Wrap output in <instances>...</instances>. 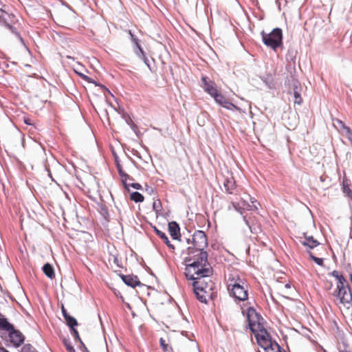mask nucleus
<instances>
[{"mask_svg":"<svg viewBox=\"0 0 352 352\" xmlns=\"http://www.w3.org/2000/svg\"><path fill=\"white\" fill-rule=\"evenodd\" d=\"M0 338L4 342L6 346H11L18 348L25 341V336L3 314H0Z\"/></svg>","mask_w":352,"mask_h":352,"instance_id":"obj_1","label":"nucleus"},{"mask_svg":"<svg viewBox=\"0 0 352 352\" xmlns=\"http://www.w3.org/2000/svg\"><path fill=\"white\" fill-rule=\"evenodd\" d=\"M249 230L251 233H258L261 231V228L256 224L252 223L250 226Z\"/></svg>","mask_w":352,"mask_h":352,"instance_id":"obj_50","label":"nucleus"},{"mask_svg":"<svg viewBox=\"0 0 352 352\" xmlns=\"http://www.w3.org/2000/svg\"><path fill=\"white\" fill-rule=\"evenodd\" d=\"M115 164H116L118 174L121 177V179H129V180H133V178L132 177L129 175L127 173H126L124 171L122 166L120 164V162L115 163Z\"/></svg>","mask_w":352,"mask_h":352,"instance_id":"obj_23","label":"nucleus"},{"mask_svg":"<svg viewBox=\"0 0 352 352\" xmlns=\"http://www.w3.org/2000/svg\"><path fill=\"white\" fill-rule=\"evenodd\" d=\"M130 199L135 203H142L144 200V197L140 192L135 191L130 194Z\"/></svg>","mask_w":352,"mask_h":352,"instance_id":"obj_25","label":"nucleus"},{"mask_svg":"<svg viewBox=\"0 0 352 352\" xmlns=\"http://www.w3.org/2000/svg\"><path fill=\"white\" fill-rule=\"evenodd\" d=\"M168 232L173 240L181 241V232L179 224L175 221H172L168 223Z\"/></svg>","mask_w":352,"mask_h":352,"instance_id":"obj_14","label":"nucleus"},{"mask_svg":"<svg viewBox=\"0 0 352 352\" xmlns=\"http://www.w3.org/2000/svg\"><path fill=\"white\" fill-rule=\"evenodd\" d=\"M73 69L74 72L85 81L88 82L89 81L92 80V78L85 74L83 72L79 71V69L78 67H74Z\"/></svg>","mask_w":352,"mask_h":352,"instance_id":"obj_36","label":"nucleus"},{"mask_svg":"<svg viewBox=\"0 0 352 352\" xmlns=\"http://www.w3.org/2000/svg\"><path fill=\"white\" fill-rule=\"evenodd\" d=\"M64 320L67 326L69 327V329L76 327L78 325L77 320L71 315L65 318Z\"/></svg>","mask_w":352,"mask_h":352,"instance_id":"obj_24","label":"nucleus"},{"mask_svg":"<svg viewBox=\"0 0 352 352\" xmlns=\"http://www.w3.org/2000/svg\"><path fill=\"white\" fill-rule=\"evenodd\" d=\"M74 67H78L79 69V71H82V72L85 71L86 72H88V70L87 69H85V67L79 62H77L76 65L75 66H74Z\"/></svg>","mask_w":352,"mask_h":352,"instance_id":"obj_58","label":"nucleus"},{"mask_svg":"<svg viewBox=\"0 0 352 352\" xmlns=\"http://www.w3.org/2000/svg\"><path fill=\"white\" fill-rule=\"evenodd\" d=\"M192 244L197 246L198 250H205L208 246V237L203 230H197L192 234Z\"/></svg>","mask_w":352,"mask_h":352,"instance_id":"obj_7","label":"nucleus"},{"mask_svg":"<svg viewBox=\"0 0 352 352\" xmlns=\"http://www.w3.org/2000/svg\"><path fill=\"white\" fill-rule=\"evenodd\" d=\"M42 271L45 274V275L50 279H53L55 277L54 267L50 263H45L43 265Z\"/></svg>","mask_w":352,"mask_h":352,"instance_id":"obj_20","label":"nucleus"},{"mask_svg":"<svg viewBox=\"0 0 352 352\" xmlns=\"http://www.w3.org/2000/svg\"><path fill=\"white\" fill-rule=\"evenodd\" d=\"M112 155H113V157L114 158L115 163L120 162V160L119 159V157H118L117 153L115 151L114 149H112Z\"/></svg>","mask_w":352,"mask_h":352,"instance_id":"obj_62","label":"nucleus"},{"mask_svg":"<svg viewBox=\"0 0 352 352\" xmlns=\"http://www.w3.org/2000/svg\"><path fill=\"white\" fill-rule=\"evenodd\" d=\"M232 205L236 211L240 213L241 215H243L244 209L240 206L239 203L232 202Z\"/></svg>","mask_w":352,"mask_h":352,"instance_id":"obj_46","label":"nucleus"},{"mask_svg":"<svg viewBox=\"0 0 352 352\" xmlns=\"http://www.w3.org/2000/svg\"><path fill=\"white\" fill-rule=\"evenodd\" d=\"M340 303L343 305L350 304L352 307V290L347 280L346 283H340Z\"/></svg>","mask_w":352,"mask_h":352,"instance_id":"obj_9","label":"nucleus"},{"mask_svg":"<svg viewBox=\"0 0 352 352\" xmlns=\"http://www.w3.org/2000/svg\"><path fill=\"white\" fill-rule=\"evenodd\" d=\"M73 69L74 72L85 81L88 82L89 81L92 80V78L85 74L83 72L79 71V69L78 67H74Z\"/></svg>","mask_w":352,"mask_h":352,"instance_id":"obj_34","label":"nucleus"},{"mask_svg":"<svg viewBox=\"0 0 352 352\" xmlns=\"http://www.w3.org/2000/svg\"><path fill=\"white\" fill-rule=\"evenodd\" d=\"M261 320H259L256 322V324H257V327H258V330L259 331L258 333H260V334H264V333L266 334L267 333H269V332L267 331V330L263 326V323L261 322Z\"/></svg>","mask_w":352,"mask_h":352,"instance_id":"obj_44","label":"nucleus"},{"mask_svg":"<svg viewBox=\"0 0 352 352\" xmlns=\"http://www.w3.org/2000/svg\"><path fill=\"white\" fill-rule=\"evenodd\" d=\"M333 122L334 125L338 124L342 130H343L344 128L346 127L344 122L338 118L333 119Z\"/></svg>","mask_w":352,"mask_h":352,"instance_id":"obj_51","label":"nucleus"},{"mask_svg":"<svg viewBox=\"0 0 352 352\" xmlns=\"http://www.w3.org/2000/svg\"><path fill=\"white\" fill-rule=\"evenodd\" d=\"M152 228L155 233L164 241L168 248L172 250H175V246L170 243L168 236L165 232L159 230L155 226H153Z\"/></svg>","mask_w":352,"mask_h":352,"instance_id":"obj_17","label":"nucleus"},{"mask_svg":"<svg viewBox=\"0 0 352 352\" xmlns=\"http://www.w3.org/2000/svg\"><path fill=\"white\" fill-rule=\"evenodd\" d=\"M329 275L337 279V283H346V279L342 274H340L337 270H333Z\"/></svg>","mask_w":352,"mask_h":352,"instance_id":"obj_31","label":"nucleus"},{"mask_svg":"<svg viewBox=\"0 0 352 352\" xmlns=\"http://www.w3.org/2000/svg\"><path fill=\"white\" fill-rule=\"evenodd\" d=\"M139 58L144 61V64L147 66V67L149 69V70L152 72L153 69L151 67V61L148 59V58L146 56V54H144V56H140Z\"/></svg>","mask_w":352,"mask_h":352,"instance_id":"obj_47","label":"nucleus"},{"mask_svg":"<svg viewBox=\"0 0 352 352\" xmlns=\"http://www.w3.org/2000/svg\"><path fill=\"white\" fill-rule=\"evenodd\" d=\"M193 292H194L197 299L199 302L204 303V304L208 303V300H207L204 294H201V292H200L199 290H193Z\"/></svg>","mask_w":352,"mask_h":352,"instance_id":"obj_37","label":"nucleus"},{"mask_svg":"<svg viewBox=\"0 0 352 352\" xmlns=\"http://www.w3.org/2000/svg\"><path fill=\"white\" fill-rule=\"evenodd\" d=\"M230 295L232 296L235 300H238L239 301H245L248 300V289L245 288L244 283L239 278H238L232 285Z\"/></svg>","mask_w":352,"mask_h":352,"instance_id":"obj_5","label":"nucleus"},{"mask_svg":"<svg viewBox=\"0 0 352 352\" xmlns=\"http://www.w3.org/2000/svg\"><path fill=\"white\" fill-rule=\"evenodd\" d=\"M250 201L252 205L246 204L245 201H243L244 204L247 205V210H252V207H254L255 210H258L257 205H259V203L257 201V200L255 199L254 198H250Z\"/></svg>","mask_w":352,"mask_h":352,"instance_id":"obj_42","label":"nucleus"},{"mask_svg":"<svg viewBox=\"0 0 352 352\" xmlns=\"http://www.w3.org/2000/svg\"><path fill=\"white\" fill-rule=\"evenodd\" d=\"M113 263H115V264H116L118 267L122 268L123 267H122V264L120 263V261H119V259H118V256H116V255H113Z\"/></svg>","mask_w":352,"mask_h":352,"instance_id":"obj_60","label":"nucleus"},{"mask_svg":"<svg viewBox=\"0 0 352 352\" xmlns=\"http://www.w3.org/2000/svg\"><path fill=\"white\" fill-rule=\"evenodd\" d=\"M197 246L192 245V246H189L186 249V253L189 256H193L196 254V253L199 252V250L197 249Z\"/></svg>","mask_w":352,"mask_h":352,"instance_id":"obj_43","label":"nucleus"},{"mask_svg":"<svg viewBox=\"0 0 352 352\" xmlns=\"http://www.w3.org/2000/svg\"><path fill=\"white\" fill-rule=\"evenodd\" d=\"M73 69L74 72L85 81L88 82L89 81L92 80V78L85 74L83 72L79 71V69L78 67H74Z\"/></svg>","mask_w":352,"mask_h":352,"instance_id":"obj_35","label":"nucleus"},{"mask_svg":"<svg viewBox=\"0 0 352 352\" xmlns=\"http://www.w3.org/2000/svg\"><path fill=\"white\" fill-rule=\"evenodd\" d=\"M61 312L64 318L70 315L63 305L61 307Z\"/></svg>","mask_w":352,"mask_h":352,"instance_id":"obj_63","label":"nucleus"},{"mask_svg":"<svg viewBox=\"0 0 352 352\" xmlns=\"http://www.w3.org/2000/svg\"><path fill=\"white\" fill-rule=\"evenodd\" d=\"M97 205H98V211L100 212V214H101V216H102L105 219H107L109 214V210H108V208L101 204V203H97Z\"/></svg>","mask_w":352,"mask_h":352,"instance_id":"obj_27","label":"nucleus"},{"mask_svg":"<svg viewBox=\"0 0 352 352\" xmlns=\"http://www.w3.org/2000/svg\"><path fill=\"white\" fill-rule=\"evenodd\" d=\"M160 345L164 351H167L168 350V345L162 338L160 339Z\"/></svg>","mask_w":352,"mask_h":352,"instance_id":"obj_52","label":"nucleus"},{"mask_svg":"<svg viewBox=\"0 0 352 352\" xmlns=\"http://www.w3.org/2000/svg\"><path fill=\"white\" fill-rule=\"evenodd\" d=\"M340 291H341L340 283H337L336 289L332 293V295L335 298H338L339 300H340Z\"/></svg>","mask_w":352,"mask_h":352,"instance_id":"obj_48","label":"nucleus"},{"mask_svg":"<svg viewBox=\"0 0 352 352\" xmlns=\"http://www.w3.org/2000/svg\"><path fill=\"white\" fill-rule=\"evenodd\" d=\"M99 87L104 91V94L107 93L113 96V94H111V92L109 91V89L105 85L100 83L99 85Z\"/></svg>","mask_w":352,"mask_h":352,"instance_id":"obj_59","label":"nucleus"},{"mask_svg":"<svg viewBox=\"0 0 352 352\" xmlns=\"http://www.w3.org/2000/svg\"><path fill=\"white\" fill-rule=\"evenodd\" d=\"M253 333L254 334L257 344L262 349L273 340L270 333L260 334L256 331Z\"/></svg>","mask_w":352,"mask_h":352,"instance_id":"obj_15","label":"nucleus"},{"mask_svg":"<svg viewBox=\"0 0 352 352\" xmlns=\"http://www.w3.org/2000/svg\"><path fill=\"white\" fill-rule=\"evenodd\" d=\"M286 69L290 73V74L286 77L284 82V86L287 89V94L292 95V89L294 87L296 83V85H298L300 83L295 76L296 72H294V70L292 69L291 65H287Z\"/></svg>","mask_w":352,"mask_h":352,"instance_id":"obj_11","label":"nucleus"},{"mask_svg":"<svg viewBox=\"0 0 352 352\" xmlns=\"http://www.w3.org/2000/svg\"><path fill=\"white\" fill-rule=\"evenodd\" d=\"M193 261L186 264L185 267V277L187 280H193L195 276L191 273L192 268H197L203 265L210 264L208 262V253L206 250H199L196 254L192 256Z\"/></svg>","mask_w":352,"mask_h":352,"instance_id":"obj_3","label":"nucleus"},{"mask_svg":"<svg viewBox=\"0 0 352 352\" xmlns=\"http://www.w3.org/2000/svg\"><path fill=\"white\" fill-rule=\"evenodd\" d=\"M116 273L122 282L128 287L131 288L139 287L146 290L153 289L151 286H147L146 285L142 283L137 275H134L133 274L125 275L122 274L120 272H116Z\"/></svg>","mask_w":352,"mask_h":352,"instance_id":"obj_6","label":"nucleus"},{"mask_svg":"<svg viewBox=\"0 0 352 352\" xmlns=\"http://www.w3.org/2000/svg\"><path fill=\"white\" fill-rule=\"evenodd\" d=\"M128 179H121V182L122 183V184L124 185V189L127 191H129V187H131L134 189H136V190H143V188L142 186V185L139 183H136V182H133V183H131V184H127L126 182V180Z\"/></svg>","mask_w":352,"mask_h":352,"instance_id":"obj_22","label":"nucleus"},{"mask_svg":"<svg viewBox=\"0 0 352 352\" xmlns=\"http://www.w3.org/2000/svg\"><path fill=\"white\" fill-rule=\"evenodd\" d=\"M194 273L192 274L195 278V280H201V278H210L213 274V269L210 264L203 265L197 268H192Z\"/></svg>","mask_w":352,"mask_h":352,"instance_id":"obj_10","label":"nucleus"},{"mask_svg":"<svg viewBox=\"0 0 352 352\" xmlns=\"http://www.w3.org/2000/svg\"><path fill=\"white\" fill-rule=\"evenodd\" d=\"M19 352H38L34 346L30 344H24Z\"/></svg>","mask_w":352,"mask_h":352,"instance_id":"obj_41","label":"nucleus"},{"mask_svg":"<svg viewBox=\"0 0 352 352\" xmlns=\"http://www.w3.org/2000/svg\"><path fill=\"white\" fill-rule=\"evenodd\" d=\"M153 210L155 211L157 215L159 214L160 212L162 209V203L160 199H157L153 201L152 205Z\"/></svg>","mask_w":352,"mask_h":352,"instance_id":"obj_38","label":"nucleus"},{"mask_svg":"<svg viewBox=\"0 0 352 352\" xmlns=\"http://www.w3.org/2000/svg\"><path fill=\"white\" fill-rule=\"evenodd\" d=\"M62 342L63 345L65 346L67 352H76L74 347L67 338H66L65 337L63 338Z\"/></svg>","mask_w":352,"mask_h":352,"instance_id":"obj_32","label":"nucleus"},{"mask_svg":"<svg viewBox=\"0 0 352 352\" xmlns=\"http://www.w3.org/2000/svg\"><path fill=\"white\" fill-rule=\"evenodd\" d=\"M202 87L205 92L211 97L218 91L214 81L208 79L207 76L201 77Z\"/></svg>","mask_w":352,"mask_h":352,"instance_id":"obj_13","label":"nucleus"},{"mask_svg":"<svg viewBox=\"0 0 352 352\" xmlns=\"http://www.w3.org/2000/svg\"><path fill=\"white\" fill-rule=\"evenodd\" d=\"M112 292L116 296H117L122 300V302H124V298L118 289L113 288Z\"/></svg>","mask_w":352,"mask_h":352,"instance_id":"obj_53","label":"nucleus"},{"mask_svg":"<svg viewBox=\"0 0 352 352\" xmlns=\"http://www.w3.org/2000/svg\"><path fill=\"white\" fill-rule=\"evenodd\" d=\"M343 131L346 134L347 138L352 135V130L350 129V127L346 126V127L344 128Z\"/></svg>","mask_w":352,"mask_h":352,"instance_id":"obj_61","label":"nucleus"},{"mask_svg":"<svg viewBox=\"0 0 352 352\" xmlns=\"http://www.w3.org/2000/svg\"><path fill=\"white\" fill-rule=\"evenodd\" d=\"M221 107H222L226 109L232 110V111H234V110L239 111L240 109L237 106H236L235 104H234L232 102H230L227 99L225 100V101L223 102V104L221 105Z\"/></svg>","mask_w":352,"mask_h":352,"instance_id":"obj_30","label":"nucleus"},{"mask_svg":"<svg viewBox=\"0 0 352 352\" xmlns=\"http://www.w3.org/2000/svg\"><path fill=\"white\" fill-rule=\"evenodd\" d=\"M214 101L220 106L226 99V97L219 90L212 96Z\"/></svg>","mask_w":352,"mask_h":352,"instance_id":"obj_29","label":"nucleus"},{"mask_svg":"<svg viewBox=\"0 0 352 352\" xmlns=\"http://www.w3.org/2000/svg\"><path fill=\"white\" fill-rule=\"evenodd\" d=\"M223 186L226 192L228 194H232V190L234 187V182L232 179L226 178L224 181Z\"/></svg>","mask_w":352,"mask_h":352,"instance_id":"obj_26","label":"nucleus"},{"mask_svg":"<svg viewBox=\"0 0 352 352\" xmlns=\"http://www.w3.org/2000/svg\"><path fill=\"white\" fill-rule=\"evenodd\" d=\"M309 258L313 261L316 265L322 267L324 265V259L316 256L311 251H308Z\"/></svg>","mask_w":352,"mask_h":352,"instance_id":"obj_28","label":"nucleus"},{"mask_svg":"<svg viewBox=\"0 0 352 352\" xmlns=\"http://www.w3.org/2000/svg\"><path fill=\"white\" fill-rule=\"evenodd\" d=\"M193 258L192 256H186L184 258V263L185 264V265L186 264H189V263H191V262L193 261Z\"/></svg>","mask_w":352,"mask_h":352,"instance_id":"obj_57","label":"nucleus"},{"mask_svg":"<svg viewBox=\"0 0 352 352\" xmlns=\"http://www.w3.org/2000/svg\"><path fill=\"white\" fill-rule=\"evenodd\" d=\"M133 52L138 57L144 56V54H146L142 45H140L139 47L135 48Z\"/></svg>","mask_w":352,"mask_h":352,"instance_id":"obj_49","label":"nucleus"},{"mask_svg":"<svg viewBox=\"0 0 352 352\" xmlns=\"http://www.w3.org/2000/svg\"><path fill=\"white\" fill-rule=\"evenodd\" d=\"M243 220L244 221V223H245V225L248 227V228H250V226L252 225V222H251L250 221V218H247V217L245 215H243Z\"/></svg>","mask_w":352,"mask_h":352,"instance_id":"obj_56","label":"nucleus"},{"mask_svg":"<svg viewBox=\"0 0 352 352\" xmlns=\"http://www.w3.org/2000/svg\"><path fill=\"white\" fill-rule=\"evenodd\" d=\"M129 34L132 44L139 40L138 38L131 32V30H129Z\"/></svg>","mask_w":352,"mask_h":352,"instance_id":"obj_55","label":"nucleus"},{"mask_svg":"<svg viewBox=\"0 0 352 352\" xmlns=\"http://www.w3.org/2000/svg\"><path fill=\"white\" fill-rule=\"evenodd\" d=\"M192 281V286L193 290H199L200 292L206 294L208 290H213L214 287V283L210 280H206V278H201L199 280H195V278L191 280Z\"/></svg>","mask_w":352,"mask_h":352,"instance_id":"obj_8","label":"nucleus"},{"mask_svg":"<svg viewBox=\"0 0 352 352\" xmlns=\"http://www.w3.org/2000/svg\"><path fill=\"white\" fill-rule=\"evenodd\" d=\"M144 190L146 192H147L148 195H152L154 191H155V189L154 188H153L152 186H148V184H146L145 185V188H144Z\"/></svg>","mask_w":352,"mask_h":352,"instance_id":"obj_54","label":"nucleus"},{"mask_svg":"<svg viewBox=\"0 0 352 352\" xmlns=\"http://www.w3.org/2000/svg\"><path fill=\"white\" fill-rule=\"evenodd\" d=\"M301 85H295L294 87L292 89V95L294 97V102L298 105H300L302 103V98L301 97Z\"/></svg>","mask_w":352,"mask_h":352,"instance_id":"obj_19","label":"nucleus"},{"mask_svg":"<svg viewBox=\"0 0 352 352\" xmlns=\"http://www.w3.org/2000/svg\"><path fill=\"white\" fill-rule=\"evenodd\" d=\"M342 192L346 195V196L352 199V190H351L349 185L344 182L342 183Z\"/></svg>","mask_w":352,"mask_h":352,"instance_id":"obj_40","label":"nucleus"},{"mask_svg":"<svg viewBox=\"0 0 352 352\" xmlns=\"http://www.w3.org/2000/svg\"><path fill=\"white\" fill-rule=\"evenodd\" d=\"M260 78L268 89H272L274 88V80L271 74L268 73L265 75L261 76H260Z\"/></svg>","mask_w":352,"mask_h":352,"instance_id":"obj_21","label":"nucleus"},{"mask_svg":"<svg viewBox=\"0 0 352 352\" xmlns=\"http://www.w3.org/2000/svg\"><path fill=\"white\" fill-rule=\"evenodd\" d=\"M303 235L305 239V241L301 242L303 246H306L309 250H312L320 245V242L315 239L313 236H307L305 232L303 233Z\"/></svg>","mask_w":352,"mask_h":352,"instance_id":"obj_18","label":"nucleus"},{"mask_svg":"<svg viewBox=\"0 0 352 352\" xmlns=\"http://www.w3.org/2000/svg\"><path fill=\"white\" fill-rule=\"evenodd\" d=\"M261 36L263 44L274 51L283 45V30L280 28H274L270 33L262 30Z\"/></svg>","mask_w":352,"mask_h":352,"instance_id":"obj_2","label":"nucleus"},{"mask_svg":"<svg viewBox=\"0 0 352 352\" xmlns=\"http://www.w3.org/2000/svg\"><path fill=\"white\" fill-rule=\"evenodd\" d=\"M241 309V314L246 317V321L248 322L246 328L249 329L252 333H255L256 322L259 320H263L262 316L252 306H250L246 310Z\"/></svg>","mask_w":352,"mask_h":352,"instance_id":"obj_4","label":"nucleus"},{"mask_svg":"<svg viewBox=\"0 0 352 352\" xmlns=\"http://www.w3.org/2000/svg\"><path fill=\"white\" fill-rule=\"evenodd\" d=\"M275 342H277L275 340H272L270 341L265 346L263 347V350L265 352H274L275 349L276 348L275 346Z\"/></svg>","mask_w":352,"mask_h":352,"instance_id":"obj_39","label":"nucleus"},{"mask_svg":"<svg viewBox=\"0 0 352 352\" xmlns=\"http://www.w3.org/2000/svg\"><path fill=\"white\" fill-rule=\"evenodd\" d=\"M298 52L294 47H290L285 56V58L287 62L292 63L293 66H292V69L294 70V72H296V59ZM292 65V64H290Z\"/></svg>","mask_w":352,"mask_h":352,"instance_id":"obj_16","label":"nucleus"},{"mask_svg":"<svg viewBox=\"0 0 352 352\" xmlns=\"http://www.w3.org/2000/svg\"><path fill=\"white\" fill-rule=\"evenodd\" d=\"M0 11L3 14V19L0 20V23L3 25L6 28H7L13 34H14L21 41L23 45H25V42L20 33L16 30V28H14L12 25L8 22V18H10V15L5 12L3 9H1Z\"/></svg>","mask_w":352,"mask_h":352,"instance_id":"obj_12","label":"nucleus"},{"mask_svg":"<svg viewBox=\"0 0 352 352\" xmlns=\"http://www.w3.org/2000/svg\"><path fill=\"white\" fill-rule=\"evenodd\" d=\"M122 117L132 130L136 129L137 126L135 124V123L133 122L132 119L128 114L123 113Z\"/></svg>","mask_w":352,"mask_h":352,"instance_id":"obj_33","label":"nucleus"},{"mask_svg":"<svg viewBox=\"0 0 352 352\" xmlns=\"http://www.w3.org/2000/svg\"><path fill=\"white\" fill-rule=\"evenodd\" d=\"M69 331H70V333L74 337V339L76 341L79 342V343L80 342V341H82V340L80 337L79 333H78V330L76 329V327L70 329Z\"/></svg>","mask_w":352,"mask_h":352,"instance_id":"obj_45","label":"nucleus"},{"mask_svg":"<svg viewBox=\"0 0 352 352\" xmlns=\"http://www.w3.org/2000/svg\"><path fill=\"white\" fill-rule=\"evenodd\" d=\"M80 344L83 352H89L82 341H80Z\"/></svg>","mask_w":352,"mask_h":352,"instance_id":"obj_64","label":"nucleus"}]
</instances>
